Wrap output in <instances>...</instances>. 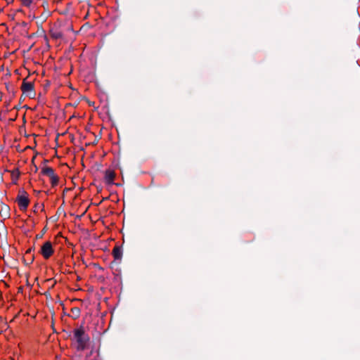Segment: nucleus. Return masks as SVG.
I'll return each mask as SVG.
<instances>
[{
    "label": "nucleus",
    "instance_id": "nucleus-19",
    "mask_svg": "<svg viewBox=\"0 0 360 360\" xmlns=\"http://www.w3.org/2000/svg\"><path fill=\"white\" fill-rule=\"evenodd\" d=\"M124 228V226H122V229H121V231H122V232L123 231Z\"/></svg>",
    "mask_w": 360,
    "mask_h": 360
},
{
    "label": "nucleus",
    "instance_id": "nucleus-9",
    "mask_svg": "<svg viewBox=\"0 0 360 360\" xmlns=\"http://www.w3.org/2000/svg\"><path fill=\"white\" fill-rule=\"evenodd\" d=\"M46 231H47L46 226H44V229L41 230V233H39V234H37L36 236V239L41 238L44 236V235L45 234V233L46 232Z\"/></svg>",
    "mask_w": 360,
    "mask_h": 360
},
{
    "label": "nucleus",
    "instance_id": "nucleus-1",
    "mask_svg": "<svg viewBox=\"0 0 360 360\" xmlns=\"http://www.w3.org/2000/svg\"><path fill=\"white\" fill-rule=\"evenodd\" d=\"M72 340L77 344L76 349L77 351H84L87 348L89 337L85 333L84 327L80 326L78 328L74 329Z\"/></svg>",
    "mask_w": 360,
    "mask_h": 360
},
{
    "label": "nucleus",
    "instance_id": "nucleus-7",
    "mask_svg": "<svg viewBox=\"0 0 360 360\" xmlns=\"http://www.w3.org/2000/svg\"><path fill=\"white\" fill-rule=\"evenodd\" d=\"M112 255L115 259H121L122 256V251L120 247L115 246L112 250Z\"/></svg>",
    "mask_w": 360,
    "mask_h": 360
},
{
    "label": "nucleus",
    "instance_id": "nucleus-3",
    "mask_svg": "<svg viewBox=\"0 0 360 360\" xmlns=\"http://www.w3.org/2000/svg\"><path fill=\"white\" fill-rule=\"evenodd\" d=\"M41 173L42 175L49 177L52 186L58 184L59 180L58 176L51 167L47 166L43 167Z\"/></svg>",
    "mask_w": 360,
    "mask_h": 360
},
{
    "label": "nucleus",
    "instance_id": "nucleus-10",
    "mask_svg": "<svg viewBox=\"0 0 360 360\" xmlns=\"http://www.w3.org/2000/svg\"><path fill=\"white\" fill-rule=\"evenodd\" d=\"M34 259V255H32L30 259H25L24 258L23 259V262H24V264L25 265L28 266V265L31 264L33 262Z\"/></svg>",
    "mask_w": 360,
    "mask_h": 360
},
{
    "label": "nucleus",
    "instance_id": "nucleus-5",
    "mask_svg": "<svg viewBox=\"0 0 360 360\" xmlns=\"http://www.w3.org/2000/svg\"><path fill=\"white\" fill-rule=\"evenodd\" d=\"M40 253L45 259H49L53 253L52 244L50 241H46L41 246Z\"/></svg>",
    "mask_w": 360,
    "mask_h": 360
},
{
    "label": "nucleus",
    "instance_id": "nucleus-15",
    "mask_svg": "<svg viewBox=\"0 0 360 360\" xmlns=\"http://www.w3.org/2000/svg\"><path fill=\"white\" fill-rule=\"evenodd\" d=\"M32 252V248H29L27 251H26V255H28V254H30L31 252Z\"/></svg>",
    "mask_w": 360,
    "mask_h": 360
},
{
    "label": "nucleus",
    "instance_id": "nucleus-12",
    "mask_svg": "<svg viewBox=\"0 0 360 360\" xmlns=\"http://www.w3.org/2000/svg\"><path fill=\"white\" fill-rule=\"evenodd\" d=\"M3 236H4V240L6 242L7 236H8V231L6 229H4Z\"/></svg>",
    "mask_w": 360,
    "mask_h": 360
},
{
    "label": "nucleus",
    "instance_id": "nucleus-13",
    "mask_svg": "<svg viewBox=\"0 0 360 360\" xmlns=\"http://www.w3.org/2000/svg\"><path fill=\"white\" fill-rule=\"evenodd\" d=\"M71 228H72L71 229H69V231L75 233H76V230H75L76 229V226H71Z\"/></svg>",
    "mask_w": 360,
    "mask_h": 360
},
{
    "label": "nucleus",
    "instance_id": "nucleus-4",
    "mask_svg": "<svg viewBox=\"0 0 360 360\" xmlns=\"http://www.w3.org/2000/svg\"><path fill=\"white\" fill-rule=\"evenodd\" d=\"M21 91L23 94H25L27 95L35 96V91H34V84L32 82H27V79H24L22 80L21 86H20Z\"/></svg>",
    "mask_w": 360,
    "mask_h": 360
},
{
    "label": "nucleus",
    "instance_id": "nucleus-17",
    "mask_svg": "<svg viewBox=\"0 0 360 360\" xmlns=\"http://www.w3.org/2000/svg\"><path fill=\"white\" fill-rule=\"evenodd\" d=\"M124 228V226H122V229H121V231H122V232L123 231Z\"/></svg>",
    "mask_w": 360,
    "mask_h": 360
},
{
    "label": "nucleus",
    "instance_id": "nucleus-2",
    "mask_svg": "<svg viewBox=\"0 0 360 360\" xmlns=\"http://www.w3.org/2000/svg\"><path fill=\"white\" fill-rule=\"evenodd\" d=\"M15 202H17L20 210L23 211L26 210L30 204L28 193L23 189L20 190L16 197Z\"/></svg>",
    "mask_w": 360,
    "mask_h": 360
},
{
    "label": "nucleus",
    "instance_id": "nucleus-16",
    "mask_svg": "<svg viewBox=\"0 0 360 360\" xmlns=\"http://www.w3.org/2000/svg\"><path fill=\"white\" fill-rule=\"evenodd\" d=\"M92 360H101V359L98 356H97L96 357H95Z\"/></svg>",
    "mask_w": 360,
    "mask_h": 360
},
{
    "label": "nucleus",
    "instance_id": "nucleus-11",
    "mask_svg": "<svg viewBox=\"0 0 360 360\" xmlns=\"http://www.w3.org/2000/svg\"><path fill=\"white\" fill-rule=\"evenodd\" d=\"M33 0H21L22 4L26 7H30L32 4Z\"/></svg>",
    "mask_w": 360,
    "mask_h": 360
},
{
    "label": "nucleus",
    "instance_id": "nucleus-8",
    "mask_svg": "<svg viewBox=\"0 0 360 360\" xmlns=\"http://www.w3.org/2000/svg\"><path fill=\"white\" fill-rule=\"evenodd\" d=\"M71 311L75 315L74 319L78 318L79 316L80 312H81L79 308H78V307H73V308H72Z\"/></svg>",
    "mask_w": 360,
    "mask_h": 360
},
{
    "label": "nucleus",
    "instance_id": "nucleus-14",
    "mask_svg": "<svg viewBox=\"0 0 360 360\" xmlns=\"http://www.w3.org/2000/svg\"><path fill=\"white\" fill-rule=\"evenodd\" d=\"M81 231H82L84 233H85V234H86V235H88V236H89V235H90V234H89V231H88L87 229H81Z\"/></svg>",
    "mask_w": 360,
    "mask_h": 360
},
{
    "label": "nucleus",
    "instance_id": "nucleus-18",
    "mask_svg": "<svg viewBox=\"0 0 360 360\" xmlns=\"http://www.w3.org/2000/svg\"><path fill=\"white\" fill-rule=\"evenodd\" d=\"M124 228V226H122V229H121V231H122V232L123 231Z\"/></svg>",
    "mask_w": 360,
    "mask_h": 360
},
{
    "label": "nucleus",
    "instance_id": "nucleus-6",
    "mask_svg": "<svg viewBox=\"0 0 360 360\" xmlns=\"http://www.w3.org/2000/svg\"><path fill=\"white\" fill-rule=\"evenodd\" d=\"M115 172L112 169H107L105 172L104 180L105 184L111 185L114 182Z\"/></svg>",
    "mask_w": 360,
    "mask_h": 360
}]
</instances>
